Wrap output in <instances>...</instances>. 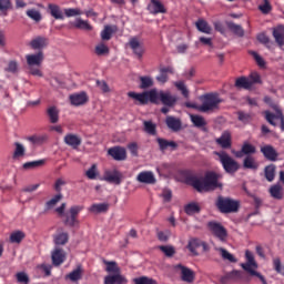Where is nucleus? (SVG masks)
<instances>
[{"mask_svg": "<svg viewBox=\"0 0 284 284\" xmlns=\"http://www.w3.org/2000/svg\"><path fill=\"white\" fill-rule=\"evenodd\" d=\"M239 276H240L239 271H232V272L226 273L224 276L221 277V283L222 284H227L230 281H233Z\"/></svg>", "mask_w": 284, "mask_h": 284, "instance_id": "obj_53", "label": "nucleus"}, {"mask_svg": "<svg viewBox=\"0 0 284 284\" xmlns=\"http://www.w3.org/2000/svg\"><path fill=\"white\" fill-rule=\"evenodd\" d=\"M159 248L166 257H172L175 254V248L172 245H161Z\"/></svg>", "mask_w": 284, "mask_h": 284, "instance_id": "obj_58", "label": "nucleus"}, {"mask_svg": "<svg viewBox=\"0 0 284 284\" xmlns=\"http://www.w3.org/2000/svg\"><path fill=\"white\" fill-rule=\"evenodd\" d=\"M4 71L11 74L19 73V63L14 60L9 61L8 67L4 69Z\"/></svg>", "mask_w": 284, "mask_h": 284, "instance_id": "obj_57", "label": "nucleus"}, {"mask_svg": "<svg viewBox=\"0 0 284 284\" xmlns=\"http://www.w3.org/2000/svg\"><path fill=\"white\" fill-rule=\"evenodd\" d=\"M27 141L32 145L39 146L48 142V134H33L27 138Z\"/></svg>", "mask_w": 284, "mask_h": 284, "instance_id": "obj_25", "label": "nucleus"}, {"mask_svg": "<svg viewBox=\"0 0 284 284\" xmlns=\"http://www.w3.org/2000/svg\"><path fill=\"white\" fill-rule=\"evenodd\" d=\"M273 265H274V270L281 274L282 276H284V267H282V262L280 260V257H274L273 260Z\"/></svg>", "mask_w": 284, "mask_h": 284, "instance_id": "obj_63", "label": "nucleus"}, {"mask_svg": "<svg viewBox=\"0 0 284 284\" xmlns=\"http://www.w3.org/2000/svg\"><path fill=\"white\" fill-rule=\"evenodd\" d=\"M190 118H191V122L195 128L201 129L206 126V121L202 115L191 114Z\"/></svg>", "mask_w": 284, "mask_h": 284, "instance_id": "obj_43", "label": "nucleus"}, {"mask_svg": "<svg viewBox=\"0 0 284 284\" xmlns=\"http://www.w3.org/2000/svg\"><path fill=\"white\" fill-rule=\"evenodd\" d=\"M135 284H156V282L153 278L146 277V276H141L134 278Z\"/></svg>", "mask_w": 284, "mask_h": 284, "instance_id": "obj_64", "label": "nucleus"}, {"mask_svg": "<svg viewBox=\"0 0 284 284\" xmlns=\"http://www.w3.org/2000/svg\"><path fill=\"white\" fill-rule=\"evenodd\" d=\"M109 211V203H93L89 207V212L92 214L106 213Z\"/></svg>", "mask_w": 284, "mask_h": 284, "instance_id": "obj_28", "label": "nucleus"}, {"mask_svg": "<svg viewBox=\"0 0 284 284\" xmlns=\"http://www.w3.org/2000/svg\"><path fill=\"white\" fill-rule=\"evenodd\" d=\"M53 266H61L65 262V251L59 246L51 252Z\"/></svg>", "mask_w": 284, "mask_h": 284, "instance_id": "obj_12", "label": "nucleus"}, {"mask_svg": "<svg viewBox=\"0 0 284 284\" xmlns=\"http://www.w3.org/2000/svg\"><path fill=\"white\" fill-rule=\"evenodd\" d=\"M148 102L151 103H158L160 100V92H158L155 89H152L150 91H146Z\"/></svg>", "mask_w": 284, "mask_h": 284, "instance_id": "obj_55", "label": "nucleus"}, {"mask_svg": "<svg viewBox=\"0 0 284 284\" xmlns=\"http://www.w3.org/2000/svg\"><path fill=\"white\" fill-rule=\"evenodd\" d=\"M69 100L71 105L79 108L83 106L88 103L89 98L84 91L79 92V93H73L69 95Z\"/></svg>", "mask_w": 284, "mask_h": 284, "instance_id": "obj_10", "label": "nucleus"}, {"mask_svg": "<svg viewBox=\"0 0 284 284\" xmlns=\"http://www.w3.org/2000/svg\"><path fill=\"white\" fill-rule=\"evenodd\" d=\"M140 82H141L140 84L141 90L150 89L153 85V80L151 77H140Z\"/></svg>", "mask_w": 284, "mask_h": 284, "instance_id": "obj_54", "label": "nucleus"}, {"mask_svg": "<svg viewBox=\"0 0 284 284\" xmlns=\"http://www.w3.org/2000/svg\"><path fill=\"white\" fill-rule=\"evenodd\" d=\"M113 34V30L110 26H105L104 30L101 32V39L102 41H109L111 40V37Z\"/></svg>", "mask_w": 284, "mask_h": 284, "instance_id": "obj_60", "label": "nucleus"}, {"mask_svg": "<svg viewBox=\"0 0 284 284\" xmlns=\"http://www.w3.org/2000/svg\"><path fill=\"white\" fill-rule=\"evenodd\" d=\"M270 194L274 200L281 201L284 197V189L281 184H274L270 187Z\"/></svg>", "mask_w": 284, "mask_h": 284, "instance_id": "obj_26", "label": "nucleus"}, {"mask_svg": "<svg viewBox=\"0 0 284 284\" xmlns=\"http://www.w3.org/2000/svg\"><path fill=\"white\" fill-rule=\"evenodd\" d=\"M214 155L219 156V162L222 164L227 174H235L240 170V164L225 151H215Z\"/></svg>", "mask_w": 284, "mask_h": 284, "instance_id": "obj_4", "label": "nucleus"}, {"mask_svg": "<svg viewBox=\"0 0 284 284\" xmlns=\"http://www.w3.org/2000/svg\"><path fill=\"white\" fill-rule=\"evenodd\" d=\"M97 175H98L97 165L92 164V166L85 171V176L89 180H95Z\"/></svg>", "mask_w": 284, "mask_h": 284, "instance_id": "obj_62", "label": "nucleus"}, {"mask_svg": "<svg viewBox=\"0 0 284 284\" xmlns=\"http://www.w3.org/2000/svg\"><path fill=\"white\" fill-rule=\"evenodd\" d=\"M129 98L133 99L134 101L139 102L141 105H145L149 103V100H148V93L146 91L145 92H142V93H136V92H129L128 93Z\"/></svg>", "mask_w": 284, "mask_h": 284, "instance_id": "obj_30", "label": "nucleus"}, {"mask_svg": "<svg viewBox=\"0 0 284 284\" xmlns=\"http://www.w3.org/2000/svg\"><path fill=\"white\" fill-rule=\"evenodd\" d=\"M256 153L255 145L251 144L250 142L245 141L240 151L234 152L235 158L242 159L244 155L251 156Z\"/></svg>", "mask_w": 284, "mask_h": 284, "instance_id": "obj_13", "label": "nucleus"}, {"mask_svg": "<svg viewBox=\"0 0 284 284\" xmlns=\"http://www.w3.org/2000/svg\"><path fill=\"white\" fill-rule=\"evenodd\" d=\"M184 211L187 215H193L200 212V206L195 202H191L184 206Z\"/></svg>", "mask_w": 284, "mask_h": 284, "instance_id": "obj_52", "label": "nucleus"}, {"mask_svg": "<svg viewBox=\"0 0 284 284\" xmlns=\"http://www.w3.org/2000/svg\"><path fill=\"white\" fill-rule=\"evenodd\" d=\"M108 154L113 158L114 161H125L126 151L123 146H113L108 150Z\"/></svg>", "mask_w": 284, "mask_h": 284, "instance_id": "obj_14", "label": "nucleus"}, {"mask_svg": "<svg viewBox=\"0 0 284 284\" xmlns=\"http://www.w3.org/2000/svg\"><path fill=\"white\" fill-rule=\"evenodd\" d=\"M144 132L151 136L156 135V124L153 123L151 120L143 121Z\"/></svg>", "mask_w": 284, "mask_h": 284, "instance_id": "obj_42", "label": "nucleus"}, {"mask_svg": "<svg viewBox=\"0 0 284 284\" xmlns=\"http://www.w3.org/2000/svg\"><path fill=\"white\" fill-rule=\"evenodd\" d=\"M48 9L53 19L61 20V21L65 20V16L63 14L61 7L54 3H49Z\"/></svg>", "mask_w": 284, "mask_h": 284, "instance_id": "obj_24", "label": "nucleus"}, {"mask_svg": "<svg viewBox=\"0 0 284 284\" xmlns=\"http://www.w3.org/2000/svg\"><path fill=\"white\" fill-rule=\"evenodd\" d=\"M62 199H63V194L61 193L55 194L51 200L47 201L45 210L47 211L52 210L54 206H57L59 202H61Z\"/></svg>", "mask_w": 284, "mask_h": 284, "instance_id": "obj_45", "label": "nucleus"}, {"mask_svg": "<svg viewBox=\"0 0 284 284\" xmlns=\"http://www.w3.org/2000/svg\"><path fill=\"white\" fill-rule=\"evenodd\" d=\"M64 143L73 150H77L81 145L82 140L79 135L74 133H69L64 136Z\"/></svg>", "mask_w": 284, "mask_h": 284, "instance_id": "obj_21", "label": "nucleus"}, {"mask_svg": "<svg viewBox=\"0 0 284 284\" xmlns=\"http://www.w3.org/2000/svg\"><path fill=\"white\" fill-rule=\"evenodd\" d=\"M70 240V234L68 232H58L55 235H53V242L55 245H65L68 244V241Z\"/></svg>", "mask_w": 284, "mask_h": 284, "instance_id": "obj_31", "label": "nucleus"}, {"mask_svg": "<svg viewBox=\"0 0 284 284\" xmlns=\"http://www.w3.org/2000/svg\"><path fill=\"white\" fill-rule=\"evenodd\" d=\"M65 203H62L60 206L55 209V212L60 217H65L63 223L65 226L69 227H77L79 226V213L83 210V206L81 205H73L69 209V212L65 213Z\"/></svg>", "mask_w": 284, "mask_h": 284, "instance_id": "obj_2", "label": "nucleus"}, {"mask_svg": "<svg viewBox=\"0 0 284 284\" xmlns=\"http://www.w3.org/2000/svg\"><path fill=\"white\" fill-rule=\"evenodd\" d=\"M196 29L204 34H211L212 29L209 26V23L203 20V19H199L197 22L195 23Z\"/></svg>", "mask_w": 284, "mask_h": 284, "instance_id": "obj_39", "label": "nucleus"}, {"mask_svg": "<svg viewBox=\"0 0 284 284\" xmlns=\"http://www.w3.org/2000/svg\"><path fill=\"white\" fill-rule=\"evenodd\" d=\"M273 37L280 47L284 44V26H278L273 31Z\"/></svg>", "mask_w": 284, "mask_h": 284, "instance_id": "obj_35", "label": "nucleus"}, {"mask_svg": "<svg viewBox=\"0 0 284 284\" xmlns=\"http://www.w3.org/2000/svg\"><path fill=\"white\" fill-rule=\"evenodd\" d=\"M47 113H48L50 123L52 124L59 123V109H57V106L48 108Z\"/></svg>", "mask_w": 284, "mask_h": 284, "instance_id": "obj_40", "label": "nucleus"}, {"mask_svg": "<svg viewBox=\"0 0 284 284\" xmlns=\"http://www.w3.org/2000/svg\"><path fill=\"white\" fill-rule=\"evenodd\" d=\"M156 142L159 143V148L162 152L165 151L168 148H171L172 150L178 149V144L174 141H168L165 139L158 138Z\"/></svg>", "mask_w": 284, "mask_h": 284, "instance_id": "obj_34", "label": "nucleus"}, {"mask_svg": "<svg viewBox=\"0 0 284 284\" xmlns=\"http://www.w3.org/2000/svg\"><path fill=\"white\" fill-rule=\"evenodd\" d=\"M82 277V271H81V267H77L75 270H73L72 272H70L65 278L70 280L71 282H79Z\"/></svg>", "mask_w": 284, "mask_h": 284, "instance_id": "obj_49", "label": "nucleus"}, {"mask_svg": "<svg viewBox=\"0 0 284 284\" xmlns=\"http://www.w3.org/2000/svg\"><path fill=\"white\" fill-rule=\"evenodd\" d=\"M216 144L220 145L223 150L231 149L232 138L229 131H224L220 138L215 140Z\"/></svg>", "mask_w": 284, "mask_h": 284, "instance_id": "obj_19", "label": "nucleus"}, {"mask_svg": "<svg viewBox=\"0 0 284 284\" xmlns=\"http://www.w3.org/2000/svg\"><path fill=\"white\" fill-rule=\"evenodd\" d=\"M275 171H276V165L275 164H270L265 166L264 173H265V179L268 182H273L275 179Z\"/></svg>", "mask_w": 284, "mask_h": 284, "instance_id": "obj_46", "label": "nucleus"}, {"mask_svg": "<svg viewBox=\"0 0 284 284\" xmlns=\"http://www.w3.org/2000/svg\"><path fill=\"white\" fill-rule=\"evenodd\" d=\"M128 44L131 48V50L133 51L134 55L138 57V59H142V57L145 52L143 43H141L136 37H132V38H130Z\"/></svg>", "mask_w": 284, "mask_h": 284, "instance_id": "obj_11", "label": "nucleus"}, {"mask_svg": "<svg viewBox=\"0 0 284 284\" xmlns=\"http://www.w3.org/2000/svg\"><path fill=\"white\" fill-rule=\"evenodd\" d=\"M30 45L33 50H43L48 47V39L38 37L31 41Z\"/></svg>", "mask_w": 284, "mask_h": 284, "instance_id": "obj_32", "label": "nucleus"}, {"mask_svg": "<svg viewBox=\"0 0 284 284\" xmlns=\"http://www.w3.org/2000/svg\"><path fill=\"white\" fill-rule=\"evenodd\" d=\"M26 60L29 68L41 67V63H43V52L40 51L34 54H27Z\"/></svg>", "mask_w": 284, "mask_h": 284, "instance_id": "obj_17", "label": "nucleus"}, {"mask_svg": "<svg viewBox=\"0 0 284 284\" xmlns=\"http://www.w3.org/2000/svg\"><path fill=\"white\" fill-rule=\"evenodd\" d=\"M103 263L106 265L105 271L109 274L121 273L120 267L118 266L115 261H106V260H104Z\"/></svg>", "mask_w": 284, "mask_h": 284, "instance_id": "obj_41", "label": "nucleus"}, {"mask_svg": "<svg viewBox=\"0 0 284 284\" xmlns=\"http://www.w3.org/2000/svg\"><path fill=\"white\" fill-rule=\"evenodd\" d=\"M160 100L163 105L172 108L174 106L178 98L175 95H172L169 91H160Z\"/></svg>", "mask_w": 284, "mask_h": 284, "instance_id": "obj_22", "label": "nucleus"}, {"mask_svg": "<svg viewBox=\"0 0 284 284\" xmlns=\"http://www.w3.org/2000/svg\"><path fill=\"white\" fill-rule=\"evenodd\" d=\"M202 241L200 239L193 237L189 241L187 248L194 255L197 256L196 250L201 247Z\"/></svg>", "mask_w": 284, "mask_h": 284, "instance_id": "obj_38", "label": "nucleus"}, {"mask_svg": "<svg viewBox=\"0 0 284 284\" xmlns=\"http://www.w3.org/2000/svg\"><path fill=\"white\" fill-rule=\"evenodd\" d=\"M216 206L221 213L230 214L237 212L239 202L220 195L216 200Z\"/></svg>", "mask_w": 284, "mask_h": 284, "instance_id": "obj_7", "label": "nucleus"}, {"mask_svg": "<svg viewBox=\"0 0 284 284\" xmlns=\"http://www.w3.org/2000/svg\"><path fill=\"white\" fill-rule=\"evenodd\" d=\"M186 184L194 187L199 193L211 192L222 187V184L219 182V175L212 171L206 172L204 176H187Z\"/></svg>", "mask_w": 284, "mask_h": 284, "instance_id": "obj_1", "label": "nucleus"}, {"mask_svg": "<svg viewBox=\"0 0 284 284\" xmlns=\"http://www.w3.org/2000/svg\"><path fill=\"white\" fill-rule=\"evenodd\" d=\"M95 54L98 57H103V55H108L109 54V48L108 45H105L104 43H99L95 47Z\"/></svg>", "mask_w": 284, "mask_h": 284, "instance_id": "obj_59", "label": "nucleus"}, {"mask_svg": "<svg viewBox=\"0 0 284 284\" xmlns=\"http://www.w3.org/2000/svg\"><path fill=\"white\" fill-rule=\"evenodd\" d=\"M227 28L237 37L243 38L244 37V30L240 24H235L232 21L226 22Z\"/></svg>", "mask_w": 284, "mask_h": 284, "instance_id": "obj_44", "label": "nucleus"}, {"mask_svg": "<svg viewBox=\"0 0 284 284\" xmlns=\"http://www.w3.org/2000/svg\"><path fill=\"white\" fill-rule=\"evenodd\" d=\"M261 153H263V155L265 156L266 160L271 161V162H276L277 161V156L278 153L276 152V150L267 144L261 148Z\"/></svg>", "mask_w": 284, "mask_h": 284, "instance_id": "obj_20", "label": "nucleus"}, {"mask_svg": "<svg viewBox=\"0 0 284 284\" xmlns=\"http://www.w3.org/2000/svg\"><path fill=\"white\" fill-rule=\"evenodd\" d=\"M128 280L124 275L119 273L108 274L104 276V284H126Z\"/></svg>", "mask_w": 284, "mask_h": 284, "instance_id": "obj_15", "label": "nucleus"}, {"mask_svg": "<svg viewBox=\"0 0 284 284\" xmlns=\"http://www.w3.org/2000/svg\"><path fill=\"white\" fill-rule=\"evenodd\" d=\"M16 150L13 152V160L23 158L26 155V146L21 144L20 142L14 143Z\"/></svg>", "mask_w": 284, "mask_h": 284, "instance_id": "obj_48", "label": "nucleus"}, {"mask_svg": "<svg viewBox=\"0 0 284 284\" xmlns=\"http://www.w3.org/2000/svg\"><path fill=\"white\" fill-rule=\"evenodd\" d=\"M207 229L211 234L222 244H226L229 241V232L227 229L217 221H209Z\"/></svg>", "mask_w": 284, "mask_h": 284, "instance_id": "obj_5", "label": "nucleus"}, {"mask_svg": "<svg viewBox=\"0 0 284 284\" xmlns=\"http://www.w3.org/2000/svg\"><path fill=\"white\" fill-rule=\"evenodd\" d=\"M83 12L80 8H65L64 9V16L67 18H75L82 16Z\"/></svg>", "mask_w": 284, "mask_h": 284, "instance_id": "obj_51", "label": "nucleus"}, {"mask_svg": "<svg viewBox=\"0 0 284 284\" xmlns=\"http://www.w3.org/2000/svg\"><path fill=\"white\" fill-rule=\"evenodd\" d=\"M136 181L142 184H155L156 180L152 171H142L138 174Z\"/></svg>", "mask_w": 284, "mask_h": 284, "instance_id": "obj_16", "label": "nucleus"}, {"mask_svg": "<svg viewBox=\"0 0 284 284\" xmlns=\"http://www.w3.org/2000/svg\"><path fill=\"white\" fill-rule=\"evenodd\" d=\"M73 28L81 30V31H92V26L88 22V20H83L81 18H77L73 22Z\"/></svg>", "mask_w": 284, "mask_h": 284, "instance_id": "obj_29", "label": "nucleus"}, {"mask_svg": "<svg viewBox=\"0 0 284 284\" xmlns=\"http://www.w3.org/2000/svg\"><path fill=\"white\" fill-rule=\"evenodd\" d=\"M103 180L110 184L120 185L123 180V174L116 170H106L103 174Z\"/></svg>", "mask_w": 284, "mask_h": 284, "instance_id": "obj_9", "label": "nucleus"}, {"mask_svg": "<svg viewBox=\"0 0 284 284\" xmlns=\"http://www.w3.org/2000/svg\"><path fill=\"white\" fill-rule=\"evenodd\" d=\"M215 251L220 252L224 261H229L230 263H237V258L232 253H230L226 248L215 247Z\"/></svg>", "mask_w": 284, "mask_h": 284, "instance_id": "obj_36", "label": "nucleus"}, {"mask_svg": "<svg viewBox=\"0 0 284 284\" xmlns=\"http://www.w3.org/2000/svg\"><path fill=\"white\" fill-rule=\"evenodd\" d=\"M165 124L172 132H179L182 129L181 120L172 115L166 116Z\"/></svg>", "mask_w": 284, "mask_h": 284, "instance_id": "obj_23", "label": "nucleus"}, {"mask_svg": "<svg viewBox=\"0 0 284 284\" xmlns=\"http://www.w3.org/2000/svg\"><path fill=\"white\" fill-rule=\"evenodd\" d=\"M235 87L237 89H244V90H251L252 89V82L247 77H241L235 81Z\"/></svg>", "mask_w": 284, "mask_h": 284, "instance_id": "obj_37", "label": "nucleus"}, {"mask_svg": "<svg viewBox=\"0 0 284 284\" xmlns=\"http://www.w3.org/2000/svg\"><path fill=\"white\" fill-rule=\"evenodd\" d=\"M180 268L182 281L186 283H193L195 277L194 272L191 268L183 265H180Z\"/></svg>", "mask_w": 284, "mask_h": 284, "instance_id": "obj_27", "label": "nucleus"}, {"mask_svg": "<svg viewBox=\"0 0 284 284\" xmlns=\"http://www.w3.org/2000/svg\"><path fill=\"white\" fill-rule=\"evenodd\" d=\"M23 239H26V233L23 231H14L11 233L10 235V242L11 243H16V244H20Z\"/></svg>", "mask_w": 284, "mask_h": 284, "instance_id": "obj_47", "label": "nucleus"}, {"mask_svg": "<svg viewBox=\"0 0 284 284\" xmlns=\"http://www.w3.org/2000/svg\"><path fill=\"white\" fill-rule=\"evenodd\" d=\"M271 108L275 111V114L270 111H265L264 114H265L266 121L272 126H276L275 120H281V130L282 132H284V116L281 108L278 106V104H275V103L271 104Z\"/></svg>", "mask_w": 284, "mask_h": 284, "instance_id": "obj_8", "label": "nucleus"}, {"mask_svg": "<svg viewBox=\"0 0 284 284\" xmlns=\"http://www.w3.org/2000/svg\"><path fill=\"white\" fill-rule=\"evenodd\" d=\"M17 281L20 284H29L30 283V277L28 276V273L26 272H18L16 274Z\"/></svg>", "mask_w": 284, "mask_h": 284, "instance_id": "obj_61", "label": "nucleus"}, {"mask_svg": "<svg viewBox=\"0 0 284 284\" xmlns=\"http://www.w3.org/2000/svg\"><path fill=\"white\" fill-rule=\"evenodd\" d=\"M202 104H200L199 112L212 113L217 111L223 100L217 93H206L201 97Z\"/></svg>", "mask_w": 284, "mask_h": 284, "instance_id": "obj_3", "label": "nucleus"}, {"mask_svg": "<svg viewBox=\"0 0 284 284\" xmlns=\"http://www.w3.org/2000/svg\"><path fill=\"white\" fill-rule=\"evenodd\" d=\"M27 16L29 19L33 20L34 22H41V12L37 9H31L27 11Z\"/></svg>", "mask_w": 284, "mask_h": 284, "instance_id": "obj_56", "label": "nucleus"}, {"mask_svg": "<svg viewBox=\"0 0 284 284\" xmlns=\"http://www.w3.org/2000/svg\"><path fill=\"white\" fill-rule=\"evenodd\" d=\"M45 164L44 160H37V161H30V162H26L23 164V169L24 170H34L37 168H41Z\"/></svg>", "mask_w": 284, "mask_h": 284, "instance_id": "obj_50", "label": "nucleus"}, {"mask_svg": "<svg viewBox=\"0 0 284 284\" xmlns=\"http://www.w3.org/2000/svg\"><path fill=\"white\" fill-rule=\"evenodd\" d=\"M245 257L247 262L242 263V268L250 273L252 276L258 277L263 284H267L265 277L260 272L255 271L257 268V263L254 260V254L250 250H246Z\"/></svg>", "mask_w": 284, "mask_h": 284, "instance_id": "obj_6", "label": "nucleus"}, {"mask_svg": "<svg viewBox=\"0 0 284 284\" xmlns=\"http://www.w3.org/2000/svg\"><path fill=\"white\" fill-rule=\"evenodd\" d=\"M243 168L245 170H252L256 171L258 169V163L252 155H246L245 159L243 160Z\"/></svg>", "mask_w": 284, "mask_h": 284, "instance_id": "obj_33", "label": "nucleus"}, {"mask_svg": "<svg viewBox=\"0 0 284 284\" xmlns=\"http://www.w3.org/2000/svg\"><path fill=\"white\" fill-rule=\"evenodd\" d=\"M148 10L153 16L166 13L165 7L159 0H151Z\"/></svg>", "mask_w": 284, "mask_h": 284, "instance_id": "obj_18", "label": "nucleus"}]
</instances>
